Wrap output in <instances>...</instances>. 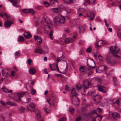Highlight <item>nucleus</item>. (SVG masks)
<instances>
[{
  "label": "nucleus",
  "mask_w": 121,
  "mask_h": 121,
  "mask_svg": "<svg viewBox=\"0 0 121 121\" xmlns=\"http://www.w3.org/2000/svg\"><path fill=\"white\" fill-rule=\"evenodd\" d=\"M54 22L56 24H63L65 22V18L61 15L60 14L55 17L53 19Z\"/></svg>",
  "instance_id": "f257e3e1"
},
{
  "label": "nucleus",
  "mask_w": 121,
  "mask_h": 121,
  "mask_svg": "<svg viewBox=\"0 0 121 121\" xmlns=\"http://www.w3.org/2000/svg\"><path fill=\"white\" fill-rule=\"evenodd\" d=\"M110 49L112 53L116 57H119V56L118 55L116 54V53H118L120 51L119 49L117 48L116 46H112L110 48Z\"/></svg>",
  "instance_id": "f03ea898"
},
{
  "label": "nucleus",
  "mask_w": 121,
  "mask_h": 121,
  "mask_svg": "<svg viewBox=\"0 0 121 121\" xmlns=\"http://www.w3.org/2000/svg\"><path fill=\"white\" fill-rule=\"evenodd\" d=\"M101 100V98L99 95H97L94 96V100L96 104L100 102Z\"/></svg>",
  "instance_id": "7ed1b4c3"
},
{
  "label": "nucleus",
  "mask_w": 121,
  "mask_h": 121,
  "mask_svg": "<svg viewBox=\"0 0 121 121\" xmlns=\"http://www.w3.org/2000/svg\"><path fill=\"white\" fill-rule=\"evenodd\" d=\"M97 86V87L98 90L100 92L104 93H105L107 91V90L106 88L100 85H99Z\"/></svg>",
  "instance_id": "20e7f679"
},
{
  "label": "nucleus",
  "mask_w": 121,
  "mask_h": 121,
  "mask_svg": "<svg viewBox=\"0 0 121 121\" xmlns=\"http://www.w3.org/2000/svg\"><path fill=\"white\" fill-rule=\"evenodd\" d=\"M112 116L114 120H116L119 119L120 117V114L116 112H114L112 113Z\"/></svg>",
  "instance_id": "39448f33"
},
{
  "label": "nucleus",
  "mask_w": 121,
  "mask_h": 121,
  "mask_svg": "<svg viewBox=\"0 0 121 121\" xmlns=\"http://www.w3.org/2000/svg\"><path fill=\"white\" fill-rule=\"evenodd\" d=\"M34 39L38 44H39L42 43V40L41 37L36 35H35Z\"/></svg>",
  "instance_id": "423d86ee"
},
{
  "label": "nucleus",
  "mask_w": 121,
  "mask_h": 121,
  "mask_svg": "<svg viewBox=\"0 0 121 121\" xmlns=\"http://www.w3.org/2000/svg\"><path fill=\"white\" fill-rule=\"evenodd\" d=\"M12 69L11 70L10 75L12 77L14 76L17 72V69L16 66L13 67L12 68Z\"/></svg>",
  "instance_id": "0eeeda50"
},
{
  "label": "nucleus",
  "mask_w": 121,
  "mask_h": 121,
  "mask_svg": "<svg viewBox=\"0 0 121 121\" xmlns=\"http://www.w3.org/2000/svg\"><path fill=\"white\" fill-rule=\"evenodd\" d=\"M13 23V22L12 21L7 20L4 23V26L6 28H8Z\"/></svg>",
  "instance_id": "6e6552de"
},
{
  "label": "nucleus",
  "mask_w": 121,
  "mask_h": 121,
  "mask_svg": "<svg viewBox=\"0 0 121 121\" xmlns=\"http://www.w3.org/2000/svg\"><path fill=\"white\" fill-rule=\"evenodd\" d=\"M29 72L30 74L34 75L36 73V70L35 68L32 67L29 69Z\"/></svg>",
  "instance_id": "1a4fd4ad"
},
{
  "label": "nucleus",
  "mask_w": 121,
  "mask_h": 121,
  "mask_svg": "<svg viewBox=\"0 0 121 121\" xmlns=\"http://www.w3.org/2000/svg\"><path fill=\"white\" fill-rule=\"evenodd\" d=\"M87 17H91L90 20H92L94 18L95 14L91 12H89L87 13Z\"/></svg>",
  "instance_id": "9d476101"
},
{
  "label": "nucleus",
  "mask_w": 121,
  "mask_h": 121,
  "mask_svg": "<svg viewBox=\"0 0 121 121\" xmlns=\"http://www.w3.org/2000/svg\"><path fill=\"white\" fill-rule=\"evenodd\" d=\"M74 41L73 39H72L70 37H69L65 39V43L68 44L69 43H71L73 42Z\"/></svg>",
  "instance_id": "9b49d317"
},
{
  "label": "nucleus",
  "mask_w": 121,
  "mask_h": 121,
  "mask_svg": "<svg viewBox=\"0 0 121 121\" xmlns=\"http://www.w3.org/2000/svg\"><path fill=\"white\" fill-rule=\"evenodd\" d=\"M50 2L51 4L54 5L55 6L58 5V2L57 0H50Z\"/></svg>",
  "instance_id": "f8f14e48"
},
{
  "label": "nucleus",
  "mask_w": 121,
  "mask_h": 121,
  "mask_svg": "<svg viewBox=\"0 0 121 121\" xmlns=\"http://www.w3.org/2000/svg\"><path fill=\"white\" fill-rule=\"evenodd\" d=\"M34 52L35 53H39L40 54L42 53L43 51L42 50L39 48H37L34 50Z\"/></svg>",
  "instance_id": "ddd939ff"
},
{
  "label": "nucleus",
  "mask_w": 121,
  "mask_h": 121,
  "mask_svg": "<svg viewBox=\"0 0 121 121\" xmlns=\"http://www.w3.org/2000/svg\"><path fill=\"white\" fill-rule=\"evenodd\" d=\"M101 111V109L100 108H98L97 109L95 110L92 111V112L95 114H99Z\"/></svg>",
  "instance_id": "4468645a"
},
{
  "label": "nucleus",
  "mask_w": 121,
  "mask_h": 121,
  "mask_svg": "<svg viewBox=\"0 0 121 121\" xmlns=\"http://www.w3.org/2000/svg\"><path fill=\"white\" fill-rule=\"evenodd\" d=\"M23 35L24 37L26 38H28L31 37V35L30 33L28 32H25Z\"/></svg>",
  "instance_id": "2eb2a0df"
},
{
  "label": "nucleus",
  "mask_w": 121,
  "mask_h": 121,
  "mask_svg": "<svg viewBox=\"0 0 121 121\" xmlns=\"http://www.w3.org/2000/svg\"><path fill=\"white\" fill-rule=\"evenodd\" d=\"M44 18L45 22L46 23L48 24H50L51 23V22L48 17L46 16H45L44 17Z\"/></svg>",
  "instance_id": "dca6fc26"
},
{
  "label": "nucleus",
  "mask_w": 121,
  "mask_h": 121,
  "mask_svg": "<svg viewBox=\"0 0 121 121\" xmlns=\"http://www.w3.org/2000/svg\"><path fill=\"white\" fill-rule=\"evenodd\" d=\"M95 0H85V2H86L88 4L90 5L93 4L95 2Z\"/></svg>",
  "instance_id": "f3484780"
},
{
  "label": "nucleus",
  "mask_w": 121,
  "mask_h": 121,
  "mask_svg": "<svg viewBox=\"0 0 121 121\" xmlns=\"http://www.w3.org/2000/svg\"><path fill=\"white\" fill-rule=\"evenodd\" d=\"M6 104L8 105L12 106H16L17 105V104H16L13 102L9 101L7 102Z\"/></svg>",
  "instance_id": "a211bd4d"
},
{
  "label": "nucleus",
  "mask_w": 121,
  "mask_h": 121,
  "mask_svg": "<svg viewBox=\"0 0 121 121\" xmlns=\"http://www.w3.org/2000/svg\"><path fill=\"white\" fill-rule=\"evenodd\" d=\"M71 94L72 95V97L77 95V93L75 92V90L74 88H73L71 91Z\"/></svg>",
  "instance_id": "6ab92c4d"
},
{
  "label": "nucleus",
  "mask_w": 121,
  "mask_h": 121,
  "mask_svg": "<svg viewBox=\"0 0 121 121\" xmlns=\"http://www.w3.org/2000/svg\"><path fill=\"white\" fill-rule=\"evenodd\" d=\"M25 93V92H22L21 93H18L17 94V95L19 97V100H20V98L21 97H23Z\"/></svg>",
  "instance_id": "aec40b11"
},
{
  "label": "nucleus",
  "mask_w": 121,
  "mask_h": 121,
  "mask_svg": "<svg viewBox=\"0 0 121 121\" xmlns=\"http://www.w3.org/2000/svg\"><path fill=\"white\" fill-rule=\"evenodd\" d=\"M17 40L18 42H23L24 41L23 37L21 35L19 36Z\"/></svg>",
  "instance_id": "412c9836"
},
{
  "label": "nucleus",
  "mask_w": 121,
  "mask_h": 121,
  "mask_svg": "<svg viewBox=\"0 0 121 121\" xmlns=\"http://www.w3.org/2000/svg\"><path fill=\"white\" fill-rule=\"evenodd\" d=\"M84 30V27L83 26H80L79 27V31L80 33L83 32Z\"/></svg>",
  "instance_id": "4be33fe9"
},
{
  "label": "nucleus",
  "mask_w": 121,
  "mask_h": 121,
  "mask_svg": "<svg viewBox=\"0 0 121 121\" xmlns=\"http://www.w3.org/2000/svg\"><path fill=\"white\" fill-rule=\"evenodd\" d=\"M44 30L46 31H48V30H51L50 27L48 25H45L44 26Z\"/></svg>",
  "instance_id": "5701e85b"
},
{
  "label": "nucleus",
  "mask_w": 121,
  "mask_h": 121,
  "mask_svg": "<svg viewBox=\"0 0 121 121\" xmlns=\"http://www.w3.org/2000/svg\"><path fill=\"white\" fill-rule=\"evenodd\" d=\"M2 72L3 76L5 77L6 78L7 77H8V71H5V72L3 70H2Z\"/></svg>",
  "instance_id": "b1692460"
},
{
  "label": "nucleus",
  "mask_w": 121,
  "mask_h": 121,
  "mask_svg": "<svg viewBox=\"0 0 121 121\" xmlns=\"http://www.w3.org/2000/svg\"><path fill=\"white\" fill-rule=\"evenodd\" d=\"M102 117V116L101 115H97L96 118V121H101Z\"/></svg>",
  "instance_id": "393cba45"
},
{
  "label": "nucleus",
  "mask_w": 121,
  "mask_h": 121,
  "mask_svg": "<svg viewBox=\"0 0 121 121\" xmlns=\"http://www.w3.org/2000/svg\"><path fill=\"white\" fill-rule=\"evenodd\" d=\"M29 106L32 109H34L35 108V105L33 102H31L29 104Z\"/></svg>",
  "instance_id": "a878e982"
},
{
  "label": "nucleus",
  "mask_w": 121,
  "mask_h": 121,
  "mask_svg": "<svg viewBox=\"0 0 121 121\" xmlns=\"http://www.w3.org/2000/svg\"><path fill=\"white\" fill-rule=\"evenodd\" d=\"M79 70L82 73L86 71L84 66H82L79 69Z\"/></svg>",
  "instance_id": "bb28decb"
},
{
  "label": "nucleus",
  "mask_w": 121,
  "mask_h": 121,
  "mask_svg": "<svg viewBox=\"0 0 121 121\" xmlns=\"http://www.w3.org/2000/svg\"><path fill=\"white\" fill-rule=\"evenodd\" d=\"M25 109V108L24 107L22 106L19 108V112L20 113H23L24 112Z\"/></svg>",
  "instance_id": "cd10ccee"
},
{
  "label": "nucleus",
  "mask_w": 121,
  "mask_h": 121,
  "mask_svg": "<svg viewBox=\"0 0 121 121\" xmlns=\"http://www.w3.org/2000/svg\"><path fill=\"white\" fill-rule=\"evenodd\" d=\"M81 86H82V87L83 88L84 91V92L85 91L86 89H88L89 88V86H86L84 83L82 84Z\"/></svg>",
  "instance_id": "c85d7f7f"
},
{
  "label": "nucleus",
  "mask_w": 121,
  "mask_h": 121,
  "mask_svg": "<svg viewBox=\"0 0 121 121\" xmlns=\"http://www.w3.org/2000/svg\"><path fill=\"white\" fill-rule=\"evenodd\" d=\"M79 84H77L76 85L75 88L77 90H80L82 87V86H79Z\"/></svg>",
  "instance_id": "c756f323"
},
{
  "label": "nucleus",
  "mask_w": 121,
  "mask_h": 121,
  "mask_svg": "<svg viewBox=\"0 0 121 121\" xmlns=\"http://www.w3.org/2000/svg\"><path fill=\"white\" fill-rule=\"evenodd\" d=\"M64 2L67 4L72 3L73 1L72 0H64Z\"/></svg>",
  "instance_id": "7c9ffc66"
},
{
  "label": "nucleus",
  "mask_w": 121,
  "mask_h": 121,
  "mask_svg": "<svg viewBox=\"0 0 121 121\" xmlns=\"http://www.w3.org/2000/svg\"><path fill=\"white\" fill-rule=\"evenodd\" d=\"M26 99L27 101V102H25V103H27L29 101L30 99V96L29 95H27V96L26 97Z\"/></svg>",
  "instance_id": "2f4dec72"
},
{
  "label": "nucleus",
  "mask_w": 121,
  "mask_h": 121,
  "mask_svg": "<svg viewBox=\"0 0 121 121\" xmlns=\"http://www.w3.org/2000/svg\"><path fill=\"white\" fill-rule=\"evenodd\" d=\"M30 92L32 95H34L36 93V90L34 89L33 88H32L31 89Z\"/></svg>",
  "instance_id": "473e14b6"
},
{
  "label": "nucleus",
  "mask_w": 121,
  "mask_h": 121,
  "mask_svg": "<svg viewBox=\"0 0 121 121\" xmlns=\"http://www.w3.org/2000/svg\"><path fill=\"white\" fill-rule=\"evenodd\" d=\"M66 68L65 69V70L63 71V72H62V73H66V72H67V71H68V64L67 63H66Z\"/></svg>",
  "instance_id": "72a5a7b5"
},
{
  "label": "nucleus",
  "mask_w": 121,
  "mask_h": 121,
  "mask_svg": "<svg viewBox=\"0 0 121 121\" xmlns=\"http://www.w3.org/2000/svg\"><path fill=\"white\" fill-rule=\"evenodd\" d=\"M86 51L88 53L92 51L91 47H89L87 48L86 50Z\"/></svg>",
  "instance_id": "f704fd0d"
},
{
  "label": "nucleus",
  "mask_w": 121,
  "mask_h": 121,
  "mask_svg": "<svg viewBox=\"0 0 121 121\" xmlns=\"http://www.w3.org/2000/svg\"><path fill=\"white\" fill-rule=\"evenodd\" d=\"M69 111L71 114H73L74 112V109L73 108H69Z\"/></svg>",
  "instance_id": "c9c22d12"
},
{
  "label": "nucleus",
  "mask_w": 121,
  "mask_h": 121,
  "mask_svg": "<svg viewBox=\"0 0 121 121\" xmlns=\"http://www.w3.org/2000/svg\"><path fill=\"white\" fill-rule=\"evenodd\" d=\"M43 3L46 7H48L50 5V4L46 1L43 2Z\"/></svg>",
  "instance_id": "e433bc0d"
},
{
  "label": "nucleus",
  "mask_w": 121,
  "mask_h": 121,
  "mask_svg": "<svg viewBox=\"0 0 121 121\" xmlns=\"http://www.w3.org/2000/svg\"><path fill=\"white\" fill-rule=\"evenodd\" d=\"M119 102L121 103V98H120L116 100L115 103L117 104L118 105H119Z\"/></svg>",
  "instance_id": "4c0bfd02"
},
{
  "label": "nucleus",
  "mask_w": 121,
  "mask_h": 121,
  "mask_svg": "<svg viewBox=\"0 0 121 121\" xmlns=\"http://www.w3.org/2000/svg\"><path fill=\"white\" fill-rule=\"evenodd\" d=\"M29 13H30L32 14H33L35 13L33 9H28Z\"/></svg>",
  "instance_id": "58836bf2"
},
{
  "label": "nucleus",
  "mask_w": 121,
  "mask_h": 121,
  "mask_svg": "<svg viewBox=\"0 0 121 121\" xmlns=\"http://www.w3.org/2000/svg\"><path fill=\"white\" fill-rule=\"evenodd\" d=\"M53 31L52 30L49 33V37L51 39H53V37H52Z\"/></svg>",
  "instance_id": "ea45409f"
},
{
  "label": "nucleus",
  "mask_w": 121,
  "mask_h": 121,
  "mask_svg": "<svg viewBox=\"0 0 121 121\" xmlns=\"http://www.w3.org/2000/svg\"><path fill=\"white\" fill-rule=\"evenodd\" d=\"M59 121H66V118L65 117H64L60 119Z\"/></svg>",
  "instance_id": "a19ab883"
},
{
  "label": "nucleus",
  "mask_w": 121,
  "mask_h": 121,
  "mask_svg": "<svg viewBox=\"0 0 121 121\" xmlns=\"http://www.w3.org/2000/svg\"><path fill=\"white\" fill-rule=\"evenodd\" d=\"M103 43V42H101L100 41H99L97 43H96V45L98 47H99L100 46H101V45H100L99 46V43H100V44H102Z\"/></svg>",
  "instance_id": "79ce46f5"
},
{
  "label": "nucleus",
  "mask_w": 121,
  "mask_h": 121,
  "mask_svg": "<svg viewBox=\"0 0 121 121\" xmlns=\"http://www.w3.org/2000/svg\"><path fill=\"white\" fill-rule=\"evenodd\" d=\"M42 8V6L40 5H38L35 7V8L37 9L40 10Z\"/></svg>",
  "instance_id": "37998d69"
},
{
  "label": "nucleus",
  "mask_w": 121,
  "mask_h": 121,
  "mask_svg": "<svg viewBox=\"0 0 121 121\" xmlns=\"http://www.w3.org/2000/svg\"><path fill=\"white\" fill-rule=\"evenodd\" d=\"M4 15L5 16V17L7 19H9L10 17V16H9L8 15L7 13L5 12H4Z\"/></svg>",
  "instance_id": "c03bdc74"
},
{
  "label": "nucleus",
  "mask_w": 121,
  "mask_h": 121,
  "mask_svg": "<svg viewBox=\"0 0 121 121\" xmlns=\"http://www.w3.org/2000/svg\"><path fill=\"white\" fill-rule=\"evenodd\" d=\"M22 11L25 13H29L28 9H24L22 10Z\"/></svg>",
  "instance_id": "a18cd8bd"
},
{
  "label": "nucleus",
  "mask_w": 121,
  "mask_h": 121,
  "mask_svg": "<svg viewBox=\"0 0 121 121\" xmlns=\"http://www.w3.org/2000/svg\"><path fill=\"white\" fill-rule=\"evenodd\" d=\"M75 99L77 100V101H76V102L77 103V104H74L75 105H78L79 103V100L78 99V98L77 97H75Z\"/></svg>",
  "instance_id": "49530a36"
},
{
  "label": "nucleus",
  "mask_w": 121,
  "mask_h": 121,
  "mask_svg": "<svg viewBox=\"0 0 121 121\" xmlns=\"http://www.w3.org/2000/svg\"><path fill=\"white\" fill-rule=\"evenodd\" d=\"M36 117L37 118L39 119L41 117L39 112L38 113H37L36 112Z\"/></svg>",
  "instance_id": "de8ad7c7"
},
{
  "label": "nucleus",
  "mask_w": 121,
  "mask_h": 121,
  "mask_svg": "<svg viewBox=\"0 0 121 121\" xmlns=\"http://www.w3.org/2000/svg\"><path fill=\"white\" fill-rule=\"evenodd\" d=\"M52 11L56 13L58 12V10L57 8H55L52 9Z\"/></svg>",
  "instance_id": "09e8293b"
},
{
  "label": "nucleus",
  "mask_w": 121,
  "mask_h": 121,
  "mask_svg": "<svg viewBox=\"0 0 121 121\" xmlns=\"http://www.w3.org/2000/svg\"><path fill=\"white\" fill-rule=\"evenodd\" d=\"M65 89L67 91H69L70 89V88L68 86L66 85L65 86Z\"/></svg>",
  "instance_id": "8fccbe9b"
},
{
  "label": "nucleus",
  "mask_w": 121,
  "mask_h": 121,
  "mask_svg": "<svg viewBox=\"0 0 121 121\" xmlns=\"http://www.w3.org/2000/svg\"><path fill=\"white\" fill-rule=\"evenodd\" d=\"M2 90L5 92H8V91L4 86L2 87Z\"/></svg>",
  "instance_id": "3c124183"
},
{
  "label": "nucleus",
  "mask_w": 121,
  "mask_h": 121,
  "mask_svg": "<svg viewBox=\"0 0 121 121\" xmlns=\"http://www.w3.org/2000/svg\"><path fill=\"white\" fill-rule=\"evenodd\" d=\"M0 103L4 106H5L6 105L5 103L2 100L0 101Z\"/></svg>",
  "instance_id": "603ef678"
},
{
  "label": "nucleus",
  "mask_w": 121,
  "mask_h": 121,
  "mask_svg": "<svg viewBox=\"0 0 121 121\" xmlns=\"http://www.w3.org/2000/svg\"><path fill=\"white\" fill-rule=\"evenodd\" d=\"M14 54L15 56H19L20 55L18 51L16 52Z\"/></svg>",
  "instance_id": "864d4df0"
},
{
  "label": "nucleus",
  "mask_w": 121,
  "mask_h": 121,
  "mask_svg": "<svg viewBox=\"0 0 121 121\" xmlns=\"http://www.w3.org/2000/svg\"><path fill=\"white\" fill-rule=\"evenodd\" d=\"M82 117H79L76 119V121H80L82 119Z\"/></svg>",
  "instance_id": "5fc2aeb1"
},
{
  "label": "nucleus",
  "mask_w": 121,
  "mask_h": 121,
  "mask_svg": "<svg viewBox=\"0 0 121 121\" xmlns=\"http://www.w3.org/2000/svg\"><path fill=\"white\" fill-rule=\"evenodd\" d=\"M28 63L29 65H30L31 64V63L32 62V60L30 59H28L27 60Z\"/></svg>",
  "instance_id": "6e6d98bb"
},
{
  "label": "nucleus",
  "mask_w": 121,
  "mask_h": 121,
  "mask_svg": "<svg viewBox=\"0 0 121 121\" xmlns=\"http://www.w3.org/2000/svg\"><path fill=\"white\" fill-rule=\"evenodd\" d=\"M87 63H88V60H87L86 64H87V66L88 67H89L90 68H91V69H93L95 67V66H89L87 64Z\"/></svg>",
  "instance_id": "4d7b16f0"
},
{
  "label": "nucleus",
  "mask_w": 121,
  "mask_h": 121,
  "mask_svg": "<svg viewBox=\"0 0 121 121\" xmlns=\"http://www.w3.org/2000/svg\"><path fill=\"white\" fill-rule=\"evenodd\" d=\"M58 64H56V68H57V71H58L60 73H62V72H61L59 70V69H58Z\"/></svg>",
  "instance_id": "13d9d810"
},
{
  "label": "nucleus",
  "mask_w": 121,
  "mask_h": 121,
  "mask_svg": "<svg viewBox=\"0 0 121 121\" xmlns=\"http://www.w3.org/2000/svg\"><path fill=\"white\" fill-rule=\"evenodd\" d=\"M83 10H84V9L80 8L78 9V11L79 12L80 11H81Z\"/></svg>",
  "instance_id": "bf43d9fd"
},
{
  "label": "nucleus",
  "mask_w": 121,
  "mask_h": 121,
  "mask_svg": "<svg viewBox=\"0 0 121 121\" xmlns=\"http://www.w3.org/2000/svg\"><path fill=\"white\" fill-rule=\"evenodd\" d=\"M46 111L47 113H48L50 112V110L48 108H47L46 109Z\"/></svg>",
  "instance_id": "052dcab7"
},
{
  "label": "nucleus",
  "mask_w": 121,
  "mask_h": 121,
  "mask_svg": "<svg viewBox=\"0 0 121 121\" xmlns=\"http://www.w3.org/2000/svg\"><path fill=\"white\" fill-rule=\"evenodd\" d=\"M62 60V59H60L59 58H58L57 60H56L57 61V64H58V63L60 61Z\"/></svg>",
  "instance_id": "680f3d73"
},
{
  "label": "nucleus",
  "mask_w": 121,
  "mask_h": 121,
  "mask_svg": "<svg viewBox=\"0 0 121 121\" xmlns=\"http://www.w3.org/2000/svg\"><path fill=\"white\" fill-rule=\"evenodd\" d=\"M51 65H50V68L52 70H56V69H55V68L53 69L52 68V66H51Z\"/></svg>",
  "instance_id": "e2e57ef3"
},
{
  "label": "nucleus",
  "mask_w": 121,
  "mask_h": 121,
  "mask_svg": "<svg viewBox=\"0 0 121 121\" xmlns=\"http://www.w3.org/2000/svg\"><path fill=\"white\" fill-rule=\"evenodd\" d=\"M115 3V2H112V6H116V4Z\"/></svg>",
  "instance_id": "0e129e2a"
},
{
  "label": "nucleus",
  "mask_w": 121,
  "mask_h": 121,
  "mask_svg": "<svg viewBox=\"0 0 121 121\" xmlns=\"http://www.w3.org/2000/svg\"><path fill=\"white\" fill-rule=\"evenodd\" d=\"M108 30L110 32H112V29L111 28H109L108 29Z\"/></svg>",
  "instance_id": "69168bd1"
},
{
  "label": "nucleus",
  "mask_w": 121,
  "mask_h": 121,
  "mask_svg": "<svg viewBox=\"0 0 121 121\" xmlns=\"http://www.w3.org/2000/svg\"><path fill=\"white\" fill-rule=\"evenodd\" d=\"M105 26L107 27H108L109 26V25L107 23H105Z\"/></svg>",
  "instance_id": "338daca9"
},
{
  "label": "nucleus",
  "mask_w": 121,
  "mask_h": 121,
  "mask_svg": "<svg viewBox=\"0 0 121 121\" xmlns=\"http://www.w3.org/2000/svg\"><path fill=\"white\" fill-rule=\"evenodd\" d=\"M4 16V15L3 14L1 13L0 14V16L1 17H3Z\"/></svg>",
  "instance_id": "774afa93"
}]
</instances>
